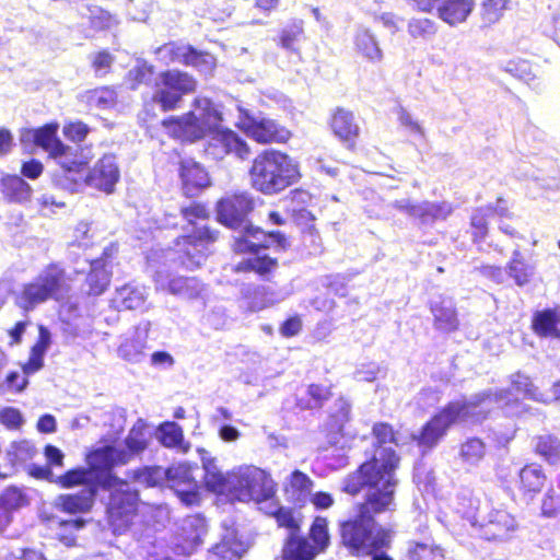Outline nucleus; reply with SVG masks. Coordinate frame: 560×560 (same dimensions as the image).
Returning <instances> with one entry per match:
<instances>
[{"mask_svg": "<svg viewBox=\"0 0 560 560\" xmlns=\"http://www.w3.org/2000/svg\"><path fill=\"white\" fill-rule=\"evenodd\" d=\"M185 196L194 197L209 186L210 178L205 167L192 159H182L178 168Z\"/></svg>", "mask_w": 560, "mask_h": 560, "instance_id": "obj_19", "label": "nucleus"}, {"mask_svg": "<svg viewBox=\"0 0 560 560\" xmlns=\"http://www.w3.org/2000/svg\"><path fill=\"white\" fill-rule=\"evenodd\" d=\"M158 440L165 447H177L186 451L184 447V434L182 428L175 422L162 423L156 432Z\"/></svg>", "mask_w": 560, "mask_h": 560, "instance_id": "obj_45", "label": "nucleus"}, {"mask_svg": "<svg viewBox=\"0 0 560 560\" xmlns=\"http://www.w3.org/2000/svg\"><path fill=\"white\" fill-rule=\"evenodd\" d=\"M149 442V433L144 424L138 422L129 431L125 439L124 445H117L126 455V463L140 455L147 447Z\"/></svg>", "mask_w": 560, "mask_h": 560, "instance_id": "obj_34", "label": "nucleus"}, {"mask_svg": "<svg viewBox=\"0 0 560 560\" xmlns=\"http://www.w3.org/2000/svg\"><path fill=\"white\" fill-rule=\"evenodd\" d=\"M109 480H112L109 476L97 475L89 467H77L62 475H57L56 485L65 489L83 486V488H93V490L98 491L103 482Z\"/></svg>", "mask_w": 560, "mask_h": 560, "instance_id": "obj_21", "label": "nucleus"}, {"mask_svg": "<svg viewBox=\"0 0 560 560\" xmlns=\"http://www.w3.org/2000/svg\"><path fill=\"white\" fill-rule=\"evenodd\" d=\"M96 494L97 491L93 488H83L78 493L60 494L56 499V505L68 513H85L91 510Z\"/></svg>", "mask_w": 560, "mask_h": 560, "instance_id": "obj_31", "label": "nucleus"}, {"mask_svg": "<svg viewBox=\"0 0 560 560\" xmlns=\"http://www.w3.org/2000/svg\"><path fill=\"white\" fill-rule=\"evenodd\" d=\"M560 510V493H557L553 489L549 490L541 504L542 514L546 516H552Z\"/></svg>", "mask_w": 560, "mask_h": 560, "instance_id": "obj_64", "label": "nucleus"}, {"mask_svg": "<svg viewBox=\"0 0 560 560\" xmlns=\"http://www.w3.org/2000/svg\"><path fill=\"white\" fill-rule=\"evenodd\" d=\"M546 476L538 465H527L520 471V483L524 492L537 493L544 487Z\"/></svg>", "mask_w": 560, "mask_h": 560, "instance_id": "obj_43", "label": "nucleus"}, {"mask_svg": "<svg viewBox=\"0 0 560 560\" xmlns=\"http://www.w3.org/2000/svg\"><path fill=\"white\" fill-rule=\"evenodd\" d=\"M310 535L318 547L324 548L329 539L326 520L316 517L310 528Z\"/></svg>", "mask_w": 560, "mask_h": 560, "instance_id": "obj_61", "label": "nucleus"}, {"mask_svg": "<svg viewBox=\"0 0 560 560\" xmlns=\"http://www.w3.org/2000/svg\"><path fill=\"white\" fill-rule=\"evenodd\" d=\"M313 489V481L311 478L300 471L294 470L285 485L284 492L287 499L298 506H303L308 502Z\"/></svg>", "mask_w": 560, "mask_h": 560, "instance_id": "obj_29", "label": "nucleus"}, {"mask_svg": "<svg viewBox=\"0 0 560 560\" xmlns=\"http://www.w3.org/2000/svg\"><path fill=\"white\" fill-rule=\"evenodd\" d=\"M417 219L422 224H430L436 220H445L453 212V207L450 202H420Z\"/></svg>", "mask_w": 560, "mask_h": 560, "instance_id": "obj_39", "label": "nucleus"}, {"mask_svg": "<svg viewBox=\"0 0 560 560\" xmlns=\"http://www.w3.org/2000/svg\"><path fill=\"white\" fill-rule=\"evenodd\" d=\"M180 213L183 219L192 226V232L182 236L177 242L178 258L185 268L194 269L206 260L209 245L217 241L218 232L207 226H198V220L208 218L205 206L191 202L187 207H182Z\"/></svg>", "mask_w": 560, "mask_h": 560, "instance_id": "obj_5", "label": "nucleus"}, {"mask_svg": "<svg viewBox=\"0 0 560 560\" xmlns=\"http://www.w3.org/2000/svg\"><path fill=\"white\" fill-rule=\"evenodd\" d=\"M330 387H298L296 405L301 409H314L323 406L331 393Z\"/></svg>", "mask_w": 560, "mask_h": 560, "instance_id": "obj_38", "label": "nucleus"}, {"mask_svg": "<svg viewBox=\"0 0 560 560\" xmlns=\"http://www.w3.org/2000/svg\"><path fill=\"white\" fill-rule=\"evenodd\" d=\"M331 128L334 133L349 147L353 145L359 136L360 128L354 119L353 113L339 108L332 116Z\"/></svg>", "mask_w": 560, "mask_h": 560, "instance_id": "obj_32", "label": "nucleus"}, {"mask_svg": "<svg viewBox=\"0 0 560 560\" xmlns=\"http://www.w3.org/2000/svg\"><path fill=\"white\" fill-rule=\"evenodd\" d=\"M517 527L513 515L504 510H492L481 524L482 535L488 540L506 539Z\"/></svg>", "mask_w": 560, "mask_h": 560, "instance_id": "obj_22", "label": "nucleus"}, {"mask_svg": "<svg viewBox=\"0 0 560 560\" xmlns=\"http://www.w3.org/2000/svg\"><path fill=\"white\" fill-rule=\"evenodd\" d=\"M202 464L207 487L213 492L222 494L225 488L226 479L229 478V474L224 475L221 472L214 459L212 458H203Z\"/></svg>", "mask_w": 560, "mask_h": 560, "instance_id": "obj_49", "label": "nucleus"}, {"mask_svg": "<svg viewBox=\"0 0 560 560\" xmlns=\"http://www.w3.org/2000/svg\"><path fill=\"white\" fill-rule=\"evenodd\" d=\"M112 480L103 482L102 489L110 491L108 513L113 522L121 521L127 525L130 517L136 513L139 494L138 490L125 480L110 477Z\"/></svg>", "mask_w": 560, "mask_h": 560, "instance_id": "obj_11", "label": "nucleus"}, {"mask_svg": "<svg viewBox=\"0 0 560 560\" xmlns=\"http://www.w3.org/2000/svg\"><path fill=\"white\" fill-rule=\"evenodd\" d=\"M86 101L92 107L108 109L116 104L117 93L114 89L104 86L89 91L86 94Z\"/></svg>", "mask_w": 560, "mask_h": 560, "instance_id": "obj_52", "label": "nucleus"}, {"mask_svg": "<svg viewBox=\"0 0 560 560\" xmlns=\"http://www.w3.org/2000/svg\"><path fill=\"white\" fill-rule=\"evenodd\" d=\"M245 551L244 546L232 534L223 537L221 542L213 547L212 558L218 557L223 560L240 559Z\"/></svg>", "mask_w": 560, "mask_h": 560, "instance_id": "obj_46", "label": "nucleus"}, {"mask_svg": "<svg viewBox=\"0 0 560 560\" xmlns=\"http://www.w3.org/2000/svg\"><path fill=\"white\" fill-rule=\"evenodd\" d=\"M373 435L375 448L371 458L363 463L355 472L348 476L343 482V491L349 494H357L363 489V486L385 488V480H383L385 475H388L393 490L396 489L395 469L399 458L393 447L397 444L394 431L386 423H376L373 427Z\"/></svg>", "mask_w": 560, "mask_h": 560, "instance_id": "obj_3", "label": "nucleus"}, {"mask_svg": "<svg viewBox=\"0 0 560 560\" xmlns=\"http://www.w3.org/2000/svg\"><path fill=\"white\" fill-rule=\"evenodd\" d=\"M150 329V323L140 324L136 327L132 336L125 339L118 348V354L126 361L138 363L145 357L147 339Z\"/></svg>", "mask_w": 560, "mask_h": 560, "instance_id": "obj_26", "label": "nucleus"}, {"mask_svg": "<svg viewBox=\"0 0 560 560\" xmlns=\"http://www.w3.org/2000/svg\"><path fill=\"white\" fill-rule=\"evenodd\" d=\"M486 453L485 442L478 438H470L460 445L459 457L464 464L477 466L483 459Z\"/></svg>", "mask_w": 560, "mask_h": 560, "instance_id": "obj_44", "label": "nucleus"}, {"mask_svg": "<svg viewBox=\"0 0 560 560\" xmlns=\"http://www.w3.org/2000/svg\"><path fill=\"white\" fill-rule=\"evenodd\" d=\"M114 62V56L108 51H100L92 59V67L96 75L102 77L106 74Z\"/></svg>", "mask_w": 560, "mask_h": 560, "instance_id": "obj_63", "label": "nucleus"}, {"mask_svg": "<svg viewBox=\"0 0 560 560\" xmlns=\"http://www.w3.org/2000/svg\"><path fill=\"white\" fill-rule=\"evenodd\" d=\"M119 177L116 156L105 154L88 174L83 172V186L88 185L109 194L114 190Z\"/></svg>", "mask_w": 560, "mask_h": 560, "instance_id": "obj_16", "label": "nucleus"}, {"mask_svg": "<svg viewBox=\"0 0 560 560\" xmlns=\"http://www.w3.org/2000/svg\"><path fill=\"white\" fill-rule=\"evenodd\" d=\"M174 492L179 500L187 506L197 504L199 501V493L197 491L196 481L189 482L179 488H175Z\"/></svg>", "mask_w": 560, "mask_h": 560, "instance_id": "obj_62", "label": "nucleus"}, {"mask_svg": "<svg viewBox=\"0 0 560 560\" xmlns=\"http://www.w3.org/2000/svg\"><path fill=\"white\" fill-rule=\"evenodd\" d=\"M89 468L94 470L97 475H107L115 477L112 474L113 467L117 465H125L126 455L120 447L117 446H103L96 448L88 456Z\"/></svg>", "mask_w": 560, "mask_h": 560, "instance_id": "obj_23", "label": "nucleus"}, {"mask_svg": "<svg viewBox=\"0 0 560 560\" xmlns=\"http://www.w3.org/2000/svg\"><path fill=\"white\" fill-rule=\"evenodd\" d=\"M474 7V0H443L438 7V15L450 26H456L467 20Z\"/></svg>", "mask_w": 560, "mask_h": 560, "instance_id": "obj_28", "label": "nucleus"}, {"mask_svg": "<svg viewBox=\"0 0 560 560\" xmlns=\"http://www.w3.org/2000/svg\"><path fill=\"white\" fill-rule=\"evenodd\" d=\"M35 454V446L27 441L13 443L10 450L8 451V457L12 465L22 464L33 458Z\"/></svg>", "mask_w": 560, "mask_h": 560, "instance_id": "obj_58", "label": "nucleus"}, {"mask_svg": "<svg viewBox=\"0 0 560 560\" xmlns=\"http://www.w3.org/2000/svg\"><path fill=\"white\" fill-rule=\"evenodd\" d=\"M210 137L205 152L213 160H222L228 154H235L241 160L249 156L247 143L241 139L234 131L221 128V124L215 130L208 133Z\"/></svg>", "mask_w": 560, "mask_h": 560, "instance_id": "obj_13", "label": "nucleus"}, {"mask_svg": "<svg viewBox=\"0 0 560 560\" xmlns=\"http://www.w3.org/2000/svg\"><path fill=\"white\" fill-rule=\"evenodd\" d=\"M539 389V387H509L505 390L500 393L499 396V402L502 404V407L506 409L508 412L514 413L518 412V395L525 396H532L536 398V390Z\"/></svg>", "mask_w": 560, "mask_h": 560, "instance_id": "obj_48", "label": "nucleus"}, {"mask_svg": "<svg viewBox=\"0 0 560 560\" xmlns=\"http://www.w3.org/2000/svg\"><path fill=\"white\" fill-rule=\"evenodd\" d=\"M302 34L303 27L301 23H295L283 28L280 35L281 47L289 51H298L295 44L299 42Z\"/></svg>", "mask_w": 560, "mask_h": 560, "instance_id": "obj_60", "label": "nucleus"}, {"mask_svg": "<svg viewBox=\"0 0 560 560\" xmlns=\"http://www.w3.org/2000/svg\"><path fill=\"white\" fill-rule=\"evenodd\" d=\"M351 405L343 398L338 397L329 409L328 429L332 433H340L345 424L350 420Z\"/></svg>", "mask_w": 560, "mask_h": 560, "instance_id": "obj_42", "label": "nucleus"}, {"mask_svg": "<svg viewBox=\"0 0 560 560\" xmlns=\"http://www.w3.org/2000/svg\"><path fill=\"white\" fill-rule=\"evenodd\" d=\"M272 244L269 245V247ZM279 248H281L278 244H275ZM265 248V246H258L254 250H248L247 253H253L255 256L244 259L237 265V271H255L260 276H265L277 267V260L270 258L267 255H259V249ZM268 248V246H266Z\"/></svg>", "mask_w": 560, "mask_h": 560, "instance_id": "obj_37", "label": "nucleus"}, {"mask_svg": "<svg viewBox=\"0 0 560 560\" xmlns=\"http://www.w3.org/2000/svg\"><path fill=\"white\" fill-rule=\"evenodd\" d=\"M436 31L435 22L430 19H411L408 23V33L413 38L429 39Z\"/></svg>", "mask_w": 560, "mask_h": 560, "instance_id": "obj_54", "label": "nucleus"}, {"mask_svg": "<svg viewBox=\"0 0 560 560\" xmlns=\"http://www.w3.org/2000/svg\"><path fill=\"white\" fill-rule=\"evenodd\" d=\"M272 515L281 527L290 529L291 534L283 548L284 560H313L315 550L308 540L298 535L300 525L293 511L288 508H278Z\"/></svg>", "mask_w": 560, "mask_h": 560, "instance_id": "obj_12", "label": "nucleus"}, {"mask_svg": "<svg viewBox=\"0 0 560 560\" xmlns=\"http://www.w3.org/2000/svg\"><path fill=\"white\" fill-rule=\"evenodd\" d=\"M536 451L551 464L560 458V441L557 438L546 435L540 436L536 444Z\"/></svg>", "mask_w": 560, "mask_h": 560, "instance_id": "obj_55", "label": "nucleus"}, {"mask_svg": "<svg viewBox=\"0 0 560 560\" xmlns=\"http://www.w3.org/2000/svg\"><path fill=\"white\" fill-rule=\"evenodd\" d=\"M254 208V198L245 191L228 194L217 203L218 221L238 233L234 236V252L244 253L270 244H278L281 249H285L289 243L282 233H266L261 229L252 225L248 215Z\"/></svg>", "mask_w": 560, "mask_h": 560, "instance_id": "obj_2", "label": "nucleus"}, {"mask_svg": "<svg viewBox=\"0 0 560 560\" xmlns=\"http://www.w3.org/2000/svg\"><path fill=\"white\" fill-rule=\"evenodd\" d=\"M221 113L207 97H197L194 109L180 117L165 119L168 133L182 141L195 142L208 136L221 124Z\"/></svg>", "mask_w": 560, "mask_h": 560, "instance_id": "obj_6", "label": "nucleus"}, {"mask_svg": "<svg viewBox=\"0 0 560 560\" xmlns=\"http://www.w3.org/2000/svg\"><path fill=\"white\" fill-rule=\"evenodd\" d=\"M66 285V271L59 264H50L15 293V304L31 312L48 300H57Z\"/></svg>", "mask_w": 560, "mask_h": 560, "instance_id": "obj_7", "label": "nucleus"}, {"mask_svg": "<svg viewBox=\"0 0 560 560\" xmlns=\"http://www.w3.org/2000/svg\"><path fill=\"white\" fill-rule=\"evenodd\" d=\"M385 488L363 486L366 488L365 501L360 506L359 514L341 524L342 544L353 556H366L371 560H394L388 550L393 542V532L378 526L372 514L393 510L395 491L388 475L383 476Z\"/></svg>", "mask_w": 560, "mask_h": 560, "instance_id": "obj_1", "label": "nucleus"}, {"mask_svg": "<svg viewBox=\"0 0 560 560\" xmlns=\"http://www.w3.org/2000/svg\"><path fill=\"white\" fill-rule=\"evenodd\" d=\"M74 149L65 145V151L60 154H50L65 170V187L72 192L79 191L83 187V172L86 162L79 160L73 154Z\"/></svg>", "mask_w": 560, "mask_h": 560, "instance_id": "obj_24", "label": "nucleus"}, {"mask_svg": "<svg viewBox=\"0 0 560 560\" xmlns=\"http://www.w3.org/2000/svg\"><path fill=\"white\" fill-rule=\"evenodd\" d=\"M58 125L48 124L36 129V145L46 150L49 154H60L65 151V144L57 138Z\"/></svg>", "mask_w": 560, "mask_h": 560, "instance_id": "obj_41", "label": "nucleus"}, {"mask_svg": "<svg viewBox=\"0 0 560 560\" xmlns=\"http://www.w3.org/2000/svg\"><path fill=\"white\" fill-rule=\"evenodd\" d=\"M2 191L10 201L25 202L32 195L31 186L20 176H8L2 179Z\"/></svg>", "mask_w": 560, "mask_h": 560, "instance_id": "obj_40", "label": "nucleus"}, {"mask_svg": "<svg viewBox=\"0 0 560 560\" xmlns=\"http://www.w3.org/2000/svg\"><path fill=\"white\" fill-rule=\"evenodd\" d=\"M222 494L240 502H261L275 494V482L256 466H241L229 472Z\"/></svg>", "mask_w": 560, "mask_h": 560, "instance_id": "obj_8", "label": "nucleus"}, {"mask_svg": "<svg viewBox=\"0 0 560 560\" xmlns=\"http://www.w3.org/2000/svg\"><path fill=\"white\" fill-rule=\"evenodd\" d=\"M184 65L197 68L200 72H210L214 67V58L212 55L207 52H199L195 48L190 47L187 54Z\"/></svg>", "mask_w": 560, "mask_h": 560, "instance_id": "obj_59", "label": "nucleus"}, {"mask_svg": "<svg viewBox=\"0 0 560 560\" xmlns=\"http://www.w3.org/2000/svg\"><path fill=\"white\" fill-rule=\"evenodd\" d=\"M196 80L179 70L162 71L155 78L153 101L163 110H173L182 102L184 95L195 91Z\"/></svg>", "mask_w": 560, "mask_h": 560, "instance_id": "obj_10", "label": "nucleus"}, {"mask_svg": "<svg viewBox=\"0 0 560 560\" xmlns=\"http://www.w3.org/2000/svg\"><path fill=\"white\" fill-rule=\"evenodd\" d=\"M353 48L365 61L376 65L384 59V51L381 48L376 35L366 26L358 25L355 27L353 38Z\"/></svg>", "mask_w": 560, "mask_h": 560, "instance_id": "obj_20", "label": "nucleus"}, {"mask_svg": "<svg viewBox=\"0 0 560 560\" xmlns=\"http://www.w3.org/2000/svg\"><path fill=\"white\" fill-rule=\"evenodd\" d=\"M485 409L474 401L465 399L452 401L422 428L417 438L418 443L422 447L431 448L456 421H480L485 418Z\"/></svg>", "mask_w": 560, "mask_h": 560, "instance_id": "obj_9", "label": "nucleus"}, {"mask_svg": "<svg viewBox=\"0 0 560 560\" xmlns=\"http://www.w3.org/2000/svg\"><path fill=\"white\" fill-rule=\"evenodd\" d=\"M430 310L434 317V327L444 332H452L458 328L455 303L451 298L438 296L430 303Z\"/></svg>", "mask_w": 560, "mask_h": 560, "instance_id": "obj_25", "label": "nucleus"}, {"mask_svg": "<svg viewBox=\"0 0 560 560\" xmlns=\"http://www.w3.org/2000/svg\"><path fill=\"white\" fill-rule=\"evenodd\" d=\"M164 471H166L164 482H166V485L173 490L195 481L192 470L187 464L173 465L170 468L164 469Z\"/></svg>", "mask_w": 560, "mask_h": 560, "instance_id": "obj_50", "label": "nucleus"}, {"mask_svg": "<svg viewBox=\"0 0 560 560\" xmlns=\"http://www.w3.org/2000/svg\"><path fill=\"white\" fill-rule=\"evenodd\" d=\"M505 71L513 77L532 85L536 80V74L533 72L532 65L526 60H511L505 66Z\"/></svg>", "mask_w": 560, "mask_h": 560, "instance_id": "obj_56", "label": "nucleus"}, {"mask_svg": "<svg viewBox=\"0 0 560 560\" xmlns=\"http://www.w3.org/2000/svg\"><path fill=\"white\" fill-rule=\"evenodd\" d=\"M39 335L37 342L31 350L28 361L23 365V373L31 375L43 366L44 355L51 343V334L45 326L38 328Z\"/></svg>", "mask_w": 560, "mask_h": 560, "instance_id": "obj_35", "label": "nucleus"}, {"mask_svg": "<svg viewBox=\"0 0 560 560\" xmlns=\"http://www.w3.org/2000/svg\"><path fill=\"white\" fill-rule=\"evenodd\" d=\"M207 533L206 520L200 515L185 517L172 542L174 553L189 556L201 545Z\"/></svg>", "mask_w": 560, "mask_h": 560, "instance_id": "obj_14", "label": "nucleus"}, {"mask_svg": "<svg viewBox=\"0 0 560 560\" xmlns=\"http://www.w3.org/2000/svg\"><path fill=\"white\" fill-rule=\"evenodd\" d=\"M114 247L104 249L101 258L91 261V269L82 290L89 295H101L108 287L112 277V264L109 257Z\"/></svg>", "mask_w": 560, "mask_h": 560, "instance_id": "obj_17", "label": "nucleus"}, {"mask_svg": "<svg viewBox=\"0 0 560 560\" xmlns=\"http://www.w3.org/2000/svg\"><path fill=\"white\" fill-rule=\"evenodd\" d=\"M30 503L26 493L18 487H8L0 494V529L12 522L13 513Z\"/></svg>", "mask_w": 560, "mask_h": 560, "instance_id": "obj_27", "label": "nucleus"}, {"mask_svg": "<svg viewBox=\"0 0 560 560\" xmlns=\"http://www.w3.org/2000/svg\"><path fill=\"white\" fill-rule=\"evenodd\" d=\"M253 185L266 195L277 194L294 184L300 173L287 154L267 150L259 154L250 168Z\"/></svg>", "mask_w": 560, "mask_h": 560, "instance_id": "obj_4", "label": "nucleus"}, {"mask_svg": "<svg viewBox=\"0 0 560 560\" xmlns=\"http://www.w3.org/2000/svg\"><path fill=\"white\" fill-rule=\"evenodd\" d=\"M132 480L143 487H155L164 483L166 471L160 466L143 467L131 472Z\"/></svg>", "mask_w": 560, "mask_h": 560, "instance_id": "obj_47", "label": "nucleus"}, {"mask_svg": "<svg viewBox=\"0 0 560 560\" xmlns=\"http://www.w3.org/2000/svg\"><path fill=\"white\" fill-rule=\"evenodd\" d=\"M505 270L518 287L527 284L535 275V266L525 260L518 248L513 250Z\"/></svg>", "mask_w": 560, "mask_h": 560, "instance_id": "obj_36", "label": "nucleus"}, {"mask_svg": "<svg viewBox=\"0 0 560 560\" xmlns=\"http://www.w3.org/2000/svg\"><path fill=\"white\" fill-rule=\"evenodd\" d=\"M147 295L143 285L128 283L117 289L113 302L118 310H139L144 305Z\"/></svg>", "mask_w": 560, "mask_h": 560, "instance_id": "obj_33", "label": "nucleus"}, {"mask_svg": "<svg viewBox=\"0 0 560 560\" xmlns=\"http://www.w3.org/2000/svg\"><path fill=\"white\" fill-rule=\"evenodd\" d=\"M508 0H486L482 3L481 16L485 25L494 24L506 9Z\"/></svg>", "mask_w": 560, "mask_h": 560, "instance_id": "obj_57", "label": "nucleus"}, {"mask_svg": "<svg viewBox=\"0 0 560 560\" xmlns=\"http://www.w3.org/2000/svg\"><path fill=\"white\" fill-rule=\"evenodd\" d=\"M492 215V206L481 207L474 211L470 219V225L474 230L472 237L475 242H481L485 240L488 232V219Z\"/></svg>", "mask_w": 560, "mask_h": 560, "instance_id": "obj_51", "label": "nucleus"}, {"mask_svg": "<svg viewBox=\"0 0 560 560\" xmlns=\"http://www.w3.org/2000/svg\"><path fill=\"white\" fill-rule=\"evenodd\" d=\"M532 328L539 337L560 339V311L547 308L535 312Z\"/></svg>", "mask_w": 560, "mask_h": 560, "instance_id": "obj_30", "label": "nucleus"}, {"mask_svg": "<svg viewBox=\"0 0 560 560\" xmlns=\"http://www.w3.org/2000/svg\"><path fill=\"white\" fill-rule=\"evenodd\" d=\"M241 127L248 137L259 143L284 142L290 137L288 129L266 117L245 114Z\"/></svg>", "mask_w": 560, "mask_h": 560, "instance_id": "obj_15", "label": "nucleus"}, {"mask_svg": "<svg viewBox=\"0 0 560 560\" xmlns=\"http://www.w3.org/2000/svg\"><path fill=\"white\" fill-rule=\"evenodd\" d=\"M191 46L178 45L176 43H167L158 48L159 58L165 63L178 62L183 63Z\"/></svg>", "mask_w": 560, "mask_h": 560, "instance_id": "obj_53", "label": "nucleus"}, {"mask_svg": "<svg viewBox=\"0 0 560 560\" xmlns=\"http://www.w3.org/2000/svg\"><path fill=\"white\" fill-rule=\"evenodd\" d=\"M154 282L158 290H167L171 294L184 299H196L203 290L202 283L195 277H173L164 271L154 273Z\"/></svg>", "mask_w": 560, "mask_h": 560, "instance_id": "obj_18", "label": "nucleus"}]
</instances>
